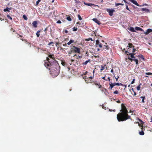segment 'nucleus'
Wrapping results in <instances>:
<instances>
[{"label": "nucleus", "instance_id": "obj_1", "mask_svg": "<svg viewBox=\"0 0 152 152\" xmlns=\"http://www.w3.org/2000/svg\"><path fill=\"white\" fill-rule=\"evenodd\" d=\"M121 107L122 109L120 110L121 112L117 115V118L119 121H125L130 118L127 114L128 111L126 107L122 104Z\"/></svg>", "mask_w": 152, "mask_h": 152}, {"label": "nucleus", "instance_id": "obj_2", "mask_svg": "<svg viewBox=\"0 0 152 152\" xmlns=\"http://www.w3.org/2000/svg\"><path fill=\"white\" fill-rule=\"evenodd\" d=\"M49 57L52 59L50 61V59L48 57L47 58V60H45V61L44 65L47 68H48V67L50 66H52L53 65V62L55 63L57 62L54 59V57L53 55L51 54L49 55Z\"/></svg>", "mask_w": 152, "mask_h": 152}, {"label": "nucleus", "instance_id": "obj_3", "mask_svg": "<svg viewBox=\"0 0 152 152\" xmlns=\"http://www.w3.org/2000/svg\"><path fill=\"white\" fill-rule=\"evenodd\" d=\"M71 52L80 53V49L78 48L73 46L72 48H71Z\"/></svg>", "mask_w": 152, "mask_h": 152}, {"label": "nucleus", "instance_id": "obj_4", "mask_svg": "<svg viewBox=\"0 0 152 152\" xmlns=\"http://www.w3.org/2000/svg\"><path fill=\"white\" fill-rule=\"evenodd\" d=\"M107 11L109 13V15L110 16H112L115 10L113 9H107Z\"/></svg>", "mask_w": 152, "mask_h": 152}, {"label": "nucleus", "instance_id": "obj_5", "mask_svg": "<svg viewBox=\"0 0 152 152\" xmlns=\"http://www.w3.org/2000/svg\"><path fill=\"white\" fill-rule=\"evenodd\" d=\"M129 53V54L130 55V57L131 58H133L134 59H135V57L134 56V55H135V53H129L127 51H126V53Z\"/></svg>", "mask_w": 152, "mask_h": 152}, {"label": "nucleus", "instance_id": "obj_6", "mask_svg": "<svg viewBox=\"0 0 152 152\" xmlns=\"http://www.w3.org/2000/svg\"><path fill=\"white\" fill-rule=\"evenodd\" d=\"M152 32V29H148L146 31L144 32V34L146 35Z\"/></svg>", "mask_w": 152, "mask_h": 152}, {"label": "nucleus", "instance_id": "obj_7", "mask_svg": "<svg viewBox=\"0 0 152 152\" xmlns=\"http://www.w3.org/2000/svg\"><path fill=\"white\" fill-rule=\"evenodd\" d=\"M129 1L135 5L139 6V5L136 1L134 0H129Z\"/></svg>", "mask_w": 152, "mask_h": 152}, {"label": "nucleus", "instance_id": "obj_8", "mask_svg": "<svg viewBox=\"0 0 152 152\" xmlns=\"http://www.w3.org/2000/svg\"><path fill=\"white\" fill-rule=\"evenodd\" d=\"M96 45H98L100 48H102V45L98 40H96Z\"/></svg>", "mask_w": 152, "mask_h": 152}, {"label": "nucleus", "instance_id": "obj_9", "mask_svg": "<svg viewBox=\"0 0 152 152\" xmlns=\"http://www.w3.org/2000/svg\"><path fill=\"white\" fill-rule=\"evenodd\" d=\"M84 79L85 80V81L86 83H88L91 82V80H89L88 78H86V77H83Z\"/></svg>", "mask_w": 152, "mask_h": 152}, {"label": "nucleus", "instance_id": "obj_10", "mask_svg": "<svg viewBox=\"0 0 152 152\" xmlns=\"http://www.w3.org/2000/svg\"><path fill=\"white\" fill-rule=\"evenodd\" d=\"M92 20L95 23L99 25L100 24V21L96 18H93Z\"/></svg>", "mask_w": 152, "mask_h": 152}, {"label": "nucleus", "instance_id": "obj_11", "mask_svg": "<svg viewBox=\"0 0 152 152\" xmlns=\"http://www.w3.org/2000/svg\"><path fill=\"white\" fill-rule=\"evenodd\" d=\"M37 22L36 21H34L32 23V25L35 28L37 27Z\"/></svg>", "mask_w": 152, "mask_h": 152}, {"label": "nucleus", "instance_id": "obj_12", "mask_svg": "<svg viewBox=\"0 0 152 152\" xmlns=\"http://www.w3.org/2000/svg\"><path fill=\"white\" fill-rule=\"evenodd\" d=\"M84 4L85 5L90 6H92L94 5V4H93L91 3H87L85 2H84Z\"/></svg>", "mask_w": 152, "mask_h": 152}, {"label": "nucleus", "instance_id": "obj_13", "mask_svg": "<svg viewBox=\"0 0 152 152\" xmlns=\"http://www.w3.org/2000/svg\"><path fill=\"white\" fill-rule=\"evenodd\" d=\"M142 11H145L147 12H149V9L145 8H142Z\"/></svg>", "mask_w": 152, "mask_h": 152}, {"label": "nucleus", "instance_id": "obj_14", "mask_svg": "<svg viewBox=\"0 0 152 152\" xmlns=\"http://www.w3.org/2000/svg\"><path fill=\"white\" fill-rule=\"evenodd\" d=\"M74 42V40L72 39H70L69 42L67 43V44L68 45H70L71 44L73 43Z\"/></svg>", "mask_w": 152, "mask_h": 152}, {"label": "nucleus", "instance_id": "obj_15", "mask_svg": "<svg viewBox=\"0 0 152 152\" xmlns=\"http://www.w3.org/2000/svg\"><path fill=\"white\" fill-rule=\"evenodd\" d=\"M129 30L132 32H135L134 28L132 27H130L129 28Z\"/></svg>", "mask_w": 152, "mask_h": 152}, {"label": "nucleus", "instance_id": "obj_16", "mask_svg": "<svg viewBox=\"0 0 152 152\" xmlns=\"http://www.w3.org/2000/svg\"><path fill=\"white\" fill-rule=\"evenodd\" d=\"M135 29L137 30H139V31H143V29L140 27H136L135 28Z\"/></svg>", "mask_w": 152, "mask_h": 152}, {"label": "nucleus", "instance_id": "obj_17", "mask_svg": "<svg viewBox=\"0 0 152 152\" xmlns=\"http://www.w3.org/2000/svg\"><path fill=\"white\" fill-rule=\"evenodd\" d=\"M74 57L76 56V58L77 59H79L82 58V56H77L76 54L74 55Z\"/></svg>", "mask_w": 152, "mask_h": 152}, {"label": "nucleus", "instance_id": "obj_18", "mask_svg": "<svg viewBox=\"0 0 152 152\" xmlns=\"http://www.w3.org/2000/svg\"><path fill=\"white\" fill-rule=\"evenodd\" d=\"M113 84H114V85L115 86V85H117V86H120V85H122V84L121 83H113Z\"/></svg>", "mask_w": 152, "mask_h": 152}, {"label": "nucleus", "instance_id": "obj_19", "mask_svg": "<svg viewBox=\"0 0 152 152\" xmlns=\"http://www.w3.org/2000/svg\"><path fill=\"white\" fill-rule=\"evenodd\" d=\"M110 87L111 89L114 86V84L113 83H112L110 84Z\"/></svg>", "mask_w": 152, "mask_h": 152}, {"label": "nucleus", "instance_id": "obj_20", "mask_svg": "<svg viewBox=\"0 0 152 152\" xmlns=\"http://www.w3.org/2000/svg\"><path fill=\"white\" fill-rule=\"evenodd\" d=\"M140 98L142 99V102L143 103H144V99L145 98V96H141Z\"/></svg>", "mask_w": 152, "mask_h": 152}, {"label": "nucleus", "instance_id": "obj_21", "mask_svg": "<svg viewBox=\"0 0 152 152\" xmlns=\"http://www.w3.org/2000/svg\"><path fill=\"white\" fill-rule=\"evenodd\" d=\"M40 32V31H38L36 33V34L37 35V37H39V35L40 34H39V33Z\"/></svg>", "mask_w": 152, "mask_h": 152}, {"label": "nucleus", "instance_id": "obj_22", "mask_svg": "<svg viewBox=\"0 0 152 152\" xmlns=\"http://www.w3.org/2000/svg\"><path fill=\"white\" fill-rule=\"evenodd\" d=\"M139 134L141 135H143L144 134V133L143 131H142L141 132H139Z\"/></svg>", "mask_w": 152, "mask_h": 152}, {"label": "nucleus", "instance_id": "obj_23", "mask_svg": "<svg viewBox=\"0 0 152 152\" xmlns=\"http://www.w3.org/2000/svg\"><path fill=\"white\" fill-rule=\"evenodd\" d=\"M10 9H9L8 8H6V9H4V12L8 11V12H10L9 10H10Z\"/></svg>", "mask_w": 152, "mask_h": 152}, {"label": "nucleus", "instance_id": "obj_24", "mask_svg": "<svg viewBox=\"0 0 152 152\" xmlns=\"http://www.w3.org/2000/svg\"><path fill=\"white\" fill-rule=\"evenodd\" d=\"M138 56L140 58V59L144 60V58L142 55H141L140 56Z\"/></svg>", "mask_w": 152, "mask_h": 152}, {"label": "nucleus", "instance_id": "obj_25", "mask_svg": "<svg viewBox=\"0 0 152 152\" xmlns=\"http://www.w3.org/2000/svg\"><path fill=\"white\" fill-rule=\"evenodd\" d=\"M134 61L135 62L136 64H138V61L137 59H134Z\"/></svg>", "mask_w": 152, "mask_h": 152}, {"label": "nucleus", "instance_id": "obj_26", "mask_svg": "<svg viewBox=\"0 0 152 152\" xmlns=\"http://www.w3.org/2000/svg\"><path fill=\"white\" fill-rule=\"evenodd\" d=\"M89 61V60L86 61L84 63H83V64L85 65H86Z\"/></svg>", "mask_w": 152, "mask_h": 152}, {"label": "nucleus", "instance_id": "obj_27", "mask_svg": "<svg viewBox=\"0 0 152 152\" xmlns=\"http://www.w3.org/2000/svg\"><path fill=\"white\" fill-rule=\"evenodd\" d=\"M105 45H104V46L105 47V49L107 50H108V47L107 46H106V45L107 44V43H105Z\"/></svg>", "mask_w": 152, "mask_h": 152}, {"label": "nucleus", "instance_id": "obj_28", "mask_svg": "<svg viewBox=\"0 0 152 152\" xmlns=\"http://www.w3.org/2000/svg\"><path fill=\"white\" fill-rule=\"evenodd\" d=\"M69 21H70L72 19L69 16H68L66 18Z\"/></svg>", "mask_w": 152, "mask_h": 152}, {"label": "nucleus", "instance_id": "obj_29", "mask_svg": "<svg viewBox=\"0 0 152 152\" xmlns=\"http://www.w3.org/2000/svg\"><path fill=\"white\" fill-rule=\"evenodd\" d=\"M90 40L92 41L93 40L91 38H89L88 39H86V41H89Z\"/></svg>", "mask_w": 152, "mask_h": 152}, {"label": "nucleus", "instance_id": "obj_30", "mask_svg": "<svg viewBox=\"0 0 152 152\" xmlns=\"http://www.w3.org/2000/svg\"><path fill=\"white\" fill-rule=\"evenodd\" d=\"M128 58L129 60H130L131 61H134V59L133 58H130L129 57H128Z\"/></svg>", "mask_w": 152, "mask_h": 152}, {"label": "nucleus", "instance_id": "obj_31", "mask_svg": "<svg viewBox=\"0 0 152 152\" xmlns=\"http://www.w3.org/2000/svg\"><path fill=\"white\" fill-rule=\"evenodd\" d=\"M120 5H123L124 4L121 3H116L115 4V5L116 6H117Z\"/></svg>", "mask_w": 152, "mask_h": 152}, {"label": "nucleus", "instance_id": "obj_32", "mask_svg": "<svg viewBox=\"0 0 152 152\" xmlns=\"http://www.w3.org/2000/svg\"><path fill=\"white\" fill-rule=\"evenodd\" d=\"M23 18L26 20H27V18L26 17V16L25 15H23Z\"/></svg>", "mask_w": 152, "mask_h": 152}, {"label": "nucleus", "instance_id": "obj_33", "mask_svg": "<svg viewBox=\"0 0 152 152\" xmlns=\"http://www.w3.org/2000/svg\"><path fill=\"white\" fill-rule=\"evenodd\" d=\"M145 74L147 75H152V73L151 72H146Z\"/></svg>", "mask_w": 152, "mask_h": 152}, {"label": "nucleus", "instance_id": "obj_34", "mask_svg": "<svg viewBox=\"0 0 152 152\" xmlns=\"http://www.w3.org/2000/svg\"><path fill=\"white\" fill-rule=\"evenodd\" d=\"M40 1L41 0H38V1H36V4L37 6L38 5Z\"/></svg>", "mask_w": 152, "mask_h": 152}, {"label": "nucleus", "instance_id": "obj_35", "mask_svg": "<svg viewBox=\"0 0 152 152\" xmlns=\"http://www.w3.org/2000/svg\"><path fill=\"white\" fill-rule=\"evenodd\" d=\"M78 18H79V19L80 20H82V18H81L80 16V15H78Z\"/></svg>", "mask_w": 152, "mask_h": 152}, {"label": "nucleus", "instance_id": "obj_36", "mask_svg": "<svg viewBox=\"0 0 152 152\" xmlns=\"http://www.w3.org/2000/svg\"><path fill=\"white\" fill-rule=\"evenodd\" d=\"M61 64H62V65H63V66H65L66 65V63H65V62H63V61H62L61 62Z\"/></svg>", "mask_w": 152, "mask_h": 152}, {"label": "nucleus", "instance_id": "obj_37", "mask_svg": "<svg viewBox=\"0 0 152 152\" xmlns=\"http://www.w3.org/2000/svg\"><path fill=\"white\" fill-rule=\"evenodd\" d=\"M140 85L138 86L137 87V90L138 91H139L140 90Z\"/></svg>", "mask_w": 152, "mask_h": 152}, {"label": "nucleus", "instance_id": "obj_38", "mask_svg": "<svg viewBox=\"0 0 152 152\" xmlns=\"http://www.w3.org/2000/svg\"><path fill=\"white\" fill-rule=\"evenodd\" d=\"M7 18L11 20H12V17H11L9 15H7Z\"/></svg>", "mask_w": 152, "mask_h": 152}, {"label": "nucleus", "instance_id": "obj_39", "mask_svg": "<svg viewBox=\"0 0 152 152\" xmlns=\"http://www.w3.org/2000/svg\"><path fill=\"white\" fill-rule=\"evenodd\" d=\"M104 69V66H102L101 68V69L100 70L101 71H102Z\"/></svg>", "mask_w": 152, "mask_h": 152}, {"label": "nucleus", "instance_id": "obj_40", "mask_svg": "<svg viewBox=\"0 0 152 152\" xmlns=\"http://www.w3.org/2000/svg\"><path fill=\"white\" fill-rule=\"evenodd\" d=\"M113 93H114V94H117L118 93V91H117L116 90L114 92H113Z\"/></svg>", "mask_w": 152, "mask_h": 152}, {"label": "nucleus", "instance_id": "obj_41", "mask_svg": "<svg viewBox=\"0 0 152 152\" xmlns=\"http://www.w3.org/2000/svg\"><path fill=\"white\" fill-rule=\"evenodd\" d=\"M129 48H131L132 47V45L131 43H129Z\"/></svg>", "mask_w": 152, "mask_h": 152}, {"label": "nucleus", "instance_id": "obj_42", "mask_svg": "<svg viewBox=\"0 0 152 152\" xmlns=\"http://www.w3.org/2000/svg\"><path fill=\"white\" fill-rule=\"evenodd\" d=\"M59 73V71L58 70L56 71V75L55 76H57V75H58Z\"/></svg>", "mask_w": 152, "mask_h": 152}, {"label": "nucleus", "instance_id": "obj_43", "mask_svg": "<svg viewBox=\"0 0 152 152\" xmlns=\"http://www.w3.org/2000/svg\"><path fill=\"white\" fill-rule=\"evenodd\" d=\"M119 76H117L116 77H115V78L117 81H118V79L119 78Z\"/></svg>", "mask_w": 152, "mask_h": 152}, {"label": "nucleus", "instance_id": "obj_44", "mask_svg": "<svg viewBox=\"0 0 152 152\" xmlns=\"http://www.w3.org/2000/svg\"><path fill=\"white\" fill-rule=\"evenodd\" d=\"M134 81H135V79H133V80H132V82L131 83V84H133L134 82Z\"/></svg>", "mask_w": 152, "mask_h": 152}, {"label": "nucleus", "instance_id": "obj_45", "mask_svg": "<svg viewBox=\"0 0 152 152\" xmlns=\"http://www.w3.org/2000/svg\"><path fill=\"white\" fill-rule=\"evenodd\" d=\"M57 23H61V21L60 20H59L57 22Z\"/></svg>", "mask_w": 152, "mask_h": 152}, {"label": "nucleus", "instance_id": "obj_46", "mask_svg": "<svg viewBox=\"0 0 152 152\" xmlns=\"http://www.w3.org/2000/svg\"><path fill=\"white\" fill-rule=\"evenodd\" d=\"M126 9L127 10H128L129 11H130V10L129 9L128 7V6L127 5H126Z\"/></svg>", "mask_w": 152, "mask_h": 152}, {"label": "nucleus", "instance_id": "obj_47", "mask_svg": "<svg viewBox=\"0 0 152 152\" xmlns=\"http://www.w3.org/2000/svg\"><path fill=\"white\" fill-rule=\"evenodd\" d=\"M77 30V28H74V29H73V31H76Z\"/></svg>", "mask_w": 152, "mask_h": 152}, {"label": "nucleus", "instance_id": "obj_48", "mask_svg": "<svg viewBox=\"0 0 152 152\" xmlns=\"http://www.w3.org/2000/svg\"><path fill=\"white\" fill-rule=\"evenodd\" d=\"M138 123L139 124V126H141L142 127V126L141 125H140L139 124V123L138 122H137L136 123Z\"/></svg>", "mask_w": 152, "mask_h": 152}, {"label": "nucleus", "instance_id": "obj_49", "mask_svg": "<svg viewBox=\"0 0 152 152\" xmlns=\"http://www.w3.org/2000/svg\"><path fill=\"white\" fill-rule=\"evenodd\" d=\"M94 77V76L93 75V77H91V76L90 77H89V78H90V79H91L93 78Z\"/></svg>", "mask_w": 152, "mask_h": 152}, {"label": "nucleus", "instance_id": "obj_50", "mask_svg": "<svg viewBox=\"0 0 152 152\" xmlns=\"http://www.w3.org/2000/svg\"><path fill=\"white\" fill-rule=\"evenodd\" d=\"M53 43V42H51L48 44V45H50Z\"/></svg>", "mask_w": 152, "mask_h": 152}, {"label": "nucleus", "instance_id": "obj_51", "mask_svg": "<svg viewBox=\"0 0 152 152\" xmlns=\"http://www.w3.org/2000/svg\"><path fill=\"white\" fill-rule=\"evenodd\" d=\"M135 51V49L134 48L132 52H134Z\"/></svg>", "mask_w": 152, "mask_h": 152}, {"label": "nucleus", "instance_id": "obj_52", "mask_svg": "<svg viewBox=\"0 0 152 152\" xmlns=\"http://www.w3.org/2000/svg\"><path fill=\"white\" fill-rule=\"evenodd\" d=\"M73 52H71V51L69 52V54H71Z\"/></svg>", "mask_w": 152, "mask_h": 152}, {"label": "nucleus", "instance_id": "obj_53", "mask_svg": "<svg viewBox=\"0 0 152 152\" xmlns=\"http://www.w3.org/2000/svg\"><path fill=\"white\" fill-rule=\"evenodd\" d=\"M113 69H112L111 70V72L113 73Z\"/></svg>", "mask_w": 152, "mask_h": 152}, {"label": "nucleus", "instance_id": "obj_54", "mask_svg": "<svg viewBox=\"0 0 152 152\" xmlns=\"http://www.w3.org/2000/svg\"><path fill=\"white\" fill-rule=\"evenodd\" d=\"M74 61V60H73V59H72L71 60V63L73 62Z\"/></svg>", "mask_w": 152, "mask_h": 152}, {"label": "nucleus", "instance_id": "obj_55", "mask_svg": "<svg viewBox=\"0 0 152 152\" xmlns=\"http://www.w3.org/2000/svg\"><path fill=\"white\" fill-rule=\"evenodd\" d=\"M105 77H103L102 78V79H104V80H105Z\"/></svg>", "mask_w": 152, "mask_h": 152}, {"label": "nucleus", "instance_id": "obj_56", "mask_svg": "<svg viewBox=\"0 0 152 152\" xmlns=\"http://www.w3.org/2000/svg\"><path fill=\"white\" fill-rule=\"evenodd\" d=\"M134 96H135L136 95V93L134 91Z\"/></svg>", "mask_w": 152, "mask_h": 152}, {"label": "nucleus", "instance_id": "obj_57", "mask_svg": "<svg viewBox=\"0 0 152 152\" xmlns=\"http://www.w3.org/2000/svg\"><path fill=\"white\" fill-rule=\"evenodd\" d=\"M94 72H95V71H94V70H93V75L94 76Z\"/></svg>", "mask_w": 152, "mask_h": 152}, {"label": "nucleus", "instance_id": "obj_58", "mask_svg": "<svg viewBox=\"0 0 152 152\" xmlns=\"http://www.w3.org/2000/svg\"><path fill=\"white\" fill-rule=\"evenodd\" d=\"M94 56V57H95V58H96V57H98V56H99L98 55H97V56Z\"/></svg>", "mask_w": 152, "mask_h": 152}, {"label": "nucleus", "instance_id": "obj_59", "mask_svg": "<svg viewBox=\"0 0 152 152\" xmlns=\"http://www.w3.org/2000/svg\"><path fill=\"white\" fill-rule=\"evenodd\" d=\"M88 73V72L87 71H86L85 72V75L86 74Z\"/></svg>", "mask_w": 152, "mask_h": 152}, {"label": "nucleus", "instance_id": "obj_60", "mask_svg": "<svg viewBox=\"0 0 152 152\" xmlns=\"http://www.w3.org/2000/svg\"><path fill=\"white\" fill-rule=\"evenodd\" d=\"M108 80H109V81H110V78L109 77H108Z\"/></svg>", "mask_w": 152, "mask_h": 152}, {"label": "nucleus", "instance_id": "obj_61", "mask_svg": "<svg viewBox=\"0 0 152 152\" xmlns=\"http://www.w3.org/2000/svg\"><path fill=\"white\" fill-rule=\"evenodd\" d=\"M67 32H68V31H66H66H65V32L66 33H67Z\"/></svg>", "mask_w": 152, "mask_h": 152}, {"label": "nucleus", "instance_id": "obj_62", "mask_svg": "<svg viewBox=\"0 0 152 152\" xmlns=\"http://www.w3.org/2000/svg\"><path fill=\"white\" fill-rule=\"evenodd\" d=\"M123 0L124 1V2L125 3H127V2H126V0Z\"/></svg>", "mask_w": 152, "mask_h": 152}, {"label": "nucleus", "instance_id": "obj_63", "mask_svg": "<svg viewBox=\"0 0 152 152\" xmlns=\"http://www.w3.org/2000/svg\"><path fill=\"white\" fill-rule=\"evenodd\" d=\"M66 45V44H63V46H65Z\"/></svg>", "mask_w": 152, "mask_h": 152}, {"label": "nucleus", "instance_id": "obj_64", "mask_svg": "<svg viewBox=\"0 0 152 152\" xmlns=\"http://www.w3.org/2000/svg\"><path fill=\"white\" fill-rule=\"evenodd\" d=\"M54 2V0H53L52 1V3L53 2Z\"/></svg>", "mask_w": 152, "mask_h": 152}]
</instances>
